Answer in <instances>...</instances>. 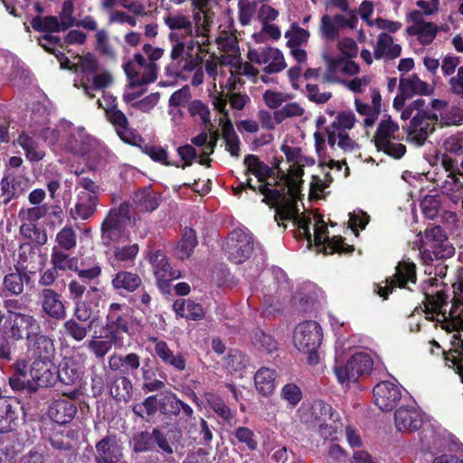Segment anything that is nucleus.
Here are the masks:
<instances>
[{"label":"nucleus","mask_w":463,"mask_h":463,"mask_svg":"<svg viewBox=\"0 0 463 463\" xmlns=\"http://www.w3.org/2000/svg\"><path fill=\"white\" fill-rule=\"evenodd\" d=\"M401 119L404 122L409 120L402 128L407 135V140L418 146L425 145L439 123L437 113L428 108L423 99L409 103L402 111Z\"/></svg>","instance_id":"1"},{"label":"nucleus","mask_w":463,"mask_h":463,"mask_svg":"<svg viewBox=\"0 0 463 463\" xmlns=\"http://www.w3.org/2000/svg\"><path fill=\"white\" fill-rule=\"evenodd\" d=\"M23 325L26 332L33 329L39 330L40 325L37 319L30 314L18 313L14 317L6 316L0 307V359L12 360V349L14 342L25 339Z\"/></svg>","instance_id":"2"},{"label":"nucleus","mask_w":463,"mask_h":463,"mask_svg":"<svg viewBox=\"0 0 463 463\" xmlns=\"http://www.w3.org/2000/svg\"><path fill=\"white\" fill-rule=\"evenodd\" d=\"M111 287L118 295L128 298V303L146 313L150 310L151 290L144 286L142 278L134 271L119 270L111 279Z\"/></svg>","instance_id":"3"},{"label":"nucleus","mask_w":463,"mask_h":463,"mask_svg":"<svg viewBox=\"0 0 463 463\" xmlns=\"http://www.w3.org/2000/svg\"><path fill=\"white\" fill-rule=\"evenodd\" d=\"M420 255L422 264L448 260L454 256L455 248L440 225L427 227L420 239Z\"/></svg>","instance_id":"4"},{"label":"nucleus","mask_w":463,"mask_h":463,"mask_svg":"<svg viewBox=\"0 0 463 463\" xmlns=\"http://www.w3.org/2000/svg\"><path fill=\"white\" fill-rule=\"evenodd\" d=\"M131 209V203L127 201L109 209L100 225L101 239L105 245L118 242L125 236L128 223H135Z\"/></svg>","instance_id":"5"},{"label":"nucleus","mask_w":463,"mask_h":463,"mask_svg":"<svg viewBox=\"0 0 463 463\" xmlns=\"http://www.w3.org/2000/svg\"><path fill=\"white\" fill-rule=\"evenodd\" d=\"M302 175L303 170L300 169L294 175L282 174L280 176V181L283 182L282 187H285L287 194L288 203L279 207L277 214H275V220L278 225L282 226L283 229H286V225L280 223V221L285 222V220H290L292 218L294 207L297 206V202L301 199Z\"/></svg>","instance_id":"6"},{"label":"nucleus","mask_w":463,"mask_h":463,"mask_svg":"<svg viewBox=\"0 0 463 463\" xmlns=\"http://www.w3.org/2000/svg\"><path fill=\"white\" fill-rule=\"evenodd\" d=\"M149 262L159 291L170 294L172 282L181 278V271L171 267L166 255L160 250L150 252Z\"/></svg>","instance_id":"7"},{"label":"nucleus","mask_w":463,"mask_h":463,"mask_svg":"<svg viewBox=\"0 0 463 463\" xmlns=\"http://www.w3.org/2000/svg\"><path fill=\"white\" fill-rule=\"evenodd\" d=\"M104 110L106 119L113 126L121 141L131 146H139L140 143H144L142 136L137 129L130 127L128 117L117 104L108 105Z\"/></svg>","instance_id":"8"},{"label":"nucleus","mask_w":463,"mask_h":463,"mask_svg":"<svg viewBox=\"0 0 463 463\" xmlns=\"http://www.w3.org/2000/svg\"><path fill=\"white\" fill-rule=\"evenodd\" d=\"M130 317L127 307L120 303H111L106 316L104 333L109 334L117 343H124V334H129Z\"/></svg>","instance_id":"9"},{"label":"nucleus","mask_w":463,"mask_h":463,"mask_svg":"<svg viewBox=\"0 0 463 463\" xmlns=\"http://www.w3.org/2000/svg\"><path fill=\"white\" fill-rule=\"evenodd\" d=\"M314 241L315 246L318 250H322L326 255L337 253H352L354 250L353 245H348L345 242V239L341 236H334L329 238L327 236L328 230L326 222L321 215H318V220L314 228Z\"/></svg>","instance_id":"10"},{"label":"nucleus","mask_w":463,"mask_h":463,"mask_svg":"<svg viewBox=\"0 0 463 463\" xmlns=\"http://www.w3.org/2000/svg\"><path fill=\"white\" fill-rule=\"evenodd\" d=\"M277 185H279V181H275L274 183L268 181L255 185L252 184V179L248 177L245 182H242L238 185L234 194H238L241 191L250 189L253 192L262 194L263 198L261 202L269 205L270 208H275L277 211L279 206L288 203L285 187L281 186L279 189L274 188Z\"/></svg>","instance_id":"11"},{"label":"nucleus","mask_w":463,"mask_h":463,"mask_svg":"<svg viewBox=\"0 0 463 463\" xmlns=\"http://www.w3.org/2000/svg\"><path fill=\"white\" fill-rule=\"evenodd\" d=\"M297 414L299 421L307 429L317 430L324 421L333 420V408L322 401H316L313 403H303Z\"/></svg>","instance_id":"12"},{"label":"nucleus","mask_w":463,"mask_h":463,"mask_svg":"<svg viewBox=\"0 0 463 463\" xmlns=\"http://www.w3.org/2000/svg\"><path fill=\"white\" fill-rule=\"evenodd\" d=\"M416 281V265L410 260H403L398 262L393 276L386 279L387 285L379 287L378 294L386 299L395 287L410 289L409 283L415 284Z\"/></svg>","instance_id":"13"},{"label":"nucleus","mask_w":463,"mask_h":463,"mask_svg":"<svg viewBox=\"0 0 463 463\" xmlns=\"http://www.w3.org/2000/svg\"><path fill=\"white\" fill-rule=\"evenodd\" d=\"M373 393L375 405L383 411H390L401 401L402 387L396 378H392L378 383Z\"/></svg>","instance_id":"14"},{"label":"nucleus","mask_w":463,"mask_h":463,"mask_svg":"<svg viewBox=\"0 0 463 463\" xmlns=\"http://www.w3.org/2000/svg\"><path fill=\"white\" fill-rule=\"evenodd\" d=\"M322 339V328L317 322L313 320L300 323L294 331V345L299 351L317 349Z\"/></svg>","instance_id":"15"},{"label":"nucleus","mask_w":463,"mask_h":463,"mask_svg":"<svg viewBox=\"0 0 463 463\" xmlns=\"http://www.w3.org/2000/svg\"><path fill=\"white\" fill-rule=\"evenodd\" d=\"M227 251L229 260L236 264L243 263L253 252V237L241 230H234L230 235Z\"/></svg>","instance_id":"16"},{"label":"nucleus","mask_w":463,"mask_h":463,"mask_svg":"<svg viewBox=\"0 0 463 463\" xmlns=\"http://www.w3.org/2000/svg\"><path fill=\"white\" fill-rule=\"evenodd\" d=\"M34 272L26 270V267L14 266L10 268L2 281L3 290L9 296L18 297L24 292L25 288L33 285Z\"/></svg>","instance_id":"17"},{"label":"nucleus","mask_w":463,"mask_h":463,"mask_svg":"<svg viewBox=\"0 0 463 463\" xmlns=\"http://www.w3.org/2000/svg\"><path fill=\"white\" fill-rule=\"evenodd\" d=\"M148 61L139 52L135 53L133 60L128 61L123 65V70L129 80V87L137 88L149 83L155 80H148Z\"/></svg>","instance_id":"18"},{"label":"nucleus","mask_w":463,"mask_h":463,"mask_svg":"<svg viewBox=\"0 0 463 463\" xmlns=\"http://www.w3.org/2000/svg\"><path fill=\"white\" fill-rule=\"evenodd\" d=\"M373 368V361L367 353L360 352L352 355L345 368L335 367V376H364L370 374Z\"/></svg>","instance_id":"19"},{"label":"nucleus","mask_w":463,"mask_h":463,"mask_svg":"<svg viewBox=\"0 0 463 463\" xmlns=\"http://www.w3.org/2000/svg\"><path fill=\"white\" fill-rule=\"evenodd\" d=\"M394 422L399 431L412 432L421 427L423 415L415 404L402 406L395 412Z\"/></svg>","instance_id":"20"},{"label":"nucleus","mask_w":463,"mask_h":463,"mask_svg":"<svg viewBox=\"0 0 463 463\" xmlns=\"http://www.w3.org/2000/svg\"><path fill=\"white\" fill-rule=\"evenodd\" d=\"M26 348L35 357H52L55 353L54 340L39 330L26 332Z\"/></svg>","instance_id":"21"},{"label":"nucleus","mask_w":463,"mask_h":463,"mask_svg":"<svg viewBox=\"0 0 463 463\" xmlns=\"http://www.w3.org/2000/svg\"><path fill=\"white\" fill-rule=\"evenodd\" d=\"M42 311L55 320L66 317V307L62 296L52 288H43L40 293Z\"/></svg>","instance_id":"22"},{"label":"nucleus","mask_w":463,"mask_h":463,"mask_svg":"<svg viewBox=\"0 0 463 463\" xmlns=\"http://www.w3.org/2000/svg\"><path fill=\"white\" fill-rule=\"evenodd\" d=\"M424 294V313L426 318L430 321H434V315H442L446 319V311H442L443 307L448 306L449 295L444 290H437L436 292H427L425 287H422Z\"/></svg>","instance_id":"23"},{"label":"nucleus","mask_w":463,"mask_h":463,"mask_svg":"<svg viewBox=\"0 0 463 463\" xmlns=\"http://www.w3.org/2000/svg\"><path fill=\"white\" fill-rule=\"evenodd\" d=\"M96 463H117L123 457L122 448L115 438L105 437L96 444Z\"/></svg>","instance_id":"24"},{"label":"nucleus","mask_w":463,"mask_h":463,"mask_svg":"<svg viewBox=\"0 0 463 463\" xmlns=\"http://www.w3.org/2000/svg\"><path fill=\"white\" fill-rule=\"evenodd\" d=\"M99 203V198L97 195H87L78 193L74 207L71 210V217L74 220H90L98 211Z\"/></svg>","instance_id":"25"},{"label":"nucleus","mask_w":463,"mask_h":463,"mask_svg":"<svg viewBox=\"0 0 463 463\" xmlns=\"http://www.w3.org/2000/svg\"><path fill=\"white\" fill-rule=\"evenodd\" d=\"M93 138L83 128H78L70 133L66 148L71 153L84 156L90 152Z\"/></svg>","instance_id":"26"},{"label":"nucleus","mask_w":463,"mask_h":463,"mask_svg":"<svg viewBox=\"0 0 463 463\" xmlns=\"http://www.w3.org/2000/svg\"><path fill=\"white\" fill-rule=\"evenodd\" d=\"M148 341L155 344L156 354L165 364L177 371L185 369L186 362L181 354H174L165 341L159 340L156 336H149Z\"/></svg>","instance_id":"27"},{"label":"nucleus","mask_w":463,"mask_h":463,"mask_svg":"<svg viewBox=\"0 0 463 463\" xmlns=\"http://www.w3.org/2000/svg\"><path fill=\"white\" fill-rule=\"evenodd\" d=\"M398 89L399 92H402L409 99L415 95H430L433 92V88L421 80L416 73H412L407 78L401 77Z\"/></svg>","instance_id":"28"},{"label":"nucleus","mask_w":463,"mask_h":463,"mask_svg":"<svg viewBox=\"0 0 463 463\" xmlns=\"http://www.w3.org/2000/svg\"><path fill=\"white\" fill-rule=\"evenodd\" d=\"M133 203L143 213H151L156 210L161 202V195L151 186H145L137 190L133 194Z\"/></svg>","instance_id":"29"},{"label":"nucleus","mask_w":463,"mask_h":463,"mask_svg":"<svg viewBox=\"0 0 463 463\" xmlns=\"http://www.w3.org/2000/svg\"><path fill=\"white\" fill-rule=\"evenodd\" d=\"M20 176L14 173H5L0 182L2 203L7 205L11 201L19 198L24 189L22 187Z\"/></svg>","instance_id":"30"},{"label":"nucleus","mask_w":463,"mask_h":463,"mask_svg":"<svg viewBox=\"0 0 463 463\" xmlns=\"http://www.w3.org/2000/svg\"><path fill=\"white\" fill-rule=\"evenodd\" d=\"M76 411V407L72 402L68 399H61L54 401L50 405L48 416L56 423L66 424L73 419Z\"/></svg>","instance_id":"31"},{"label":"nucleus","mask_w":463,"mask_h":463,"mask_svg":"<svg viewBox=\"0 0 463 463\" xmlns=\"http://www.w3.org/2000/svg\"><path fill=\"white\" fill-rule=\"evenodd\" d=\"M243 164L246 167L244 172L245 175H253L259 184L268 182L269 178L274 175L273 169L260 161L256 155L250 154L245 156Z\"/></svg>","instance_id":"32"},{"label":"nucleus","mask_w":463,"mask_h":463,"mask_svg":"<svg viewBox=\"0 0 463 463\" xmlns=\"http://www.w3.org/2000/svg\"><path fill=\"white\" fill-rule=\"evenodd\" d=\"M402 53L400 44L393 43L392 37L386 33H381L374 46V58L381 60L388 58L391 60L398 58Z\"/></svg>","instance_id":"33"},{"label":"nucleus","mask_w":463,"mask_h":463,"mask_svg":"<svg viewBox=\"0 0 463 463\" xmlns=\"http://www.w3.org/2000/svg\"><path fill=\"white\" fill-rule=\"evenodd\" d=\"M31 26L34 31L44 33V34L65 32L71 28L70 24H65V23H61V21H59L58 17L54 15H36L32 19Z\"/></svg>","instance_id":"34"},{"label":"nucleus","mask_w":463,"mask_h":463,"mask_svg":"<svg viewBox=\"0 0 463 463\" xmlns=\"http://www.w3.org/2000/svg\"><path fill=\"white\" fill-rule=\"evenodd\" d=\"M19 409L18 402L4 397L0 399V431L7 432L13 430V425L18 420Z\"/></svg>","instance_id":"35"},{"label":"nucleus","mask_w":463,"mask_h":463,"mask_svg":"<svg viewBox=\"0 0 463 463\" xmlns=\"http://www.w3.org/2000/svg\"><path fill=\"white\" fill-rule=\"evenodd\" d=\"M177 316L189 320H200L204 317V309L202 305L193 300L177 299L173 304Z\"/></svg>","instance_id":"36"},{"label":"nucleus","mask_w":463,"mask_h":463,"mask_svg":"<svg viewBox=\"0 0 463 463\" xmlns=\"http://www.w3.org/2000/svg\"><path fill=\"white\" fill-rule=\"evenodd\" d=\"M16 144L24 149L30 162H39L45 156V152L40 148L37 141L24 131L18 136Z\"/></svg>","instance_id":"37"},{"label":"nucleus","mask_w":463,"mask_h":463,"mask_svg":"<svg viewBox=\"0 0 463 463\" xmlns=\"http://www.w3.org/2000/svg\"><path fill=\"white\" fill-rule=\"evenodd\" d=\"M161 411L164 414L178 415L183 413L185 417H191L193 415V409L188 405L181 402L176 396L171 392L166 393L160 402Z\"/></svg>","instance_id":"38"},{"label":"nucleus","mask_w":463,"mask_h":463,"mask_svg":"<svg viewBox=\"0 0 463 463\" xmlns=\"http://www.w3.org/2000/svg\"><path fill=\"white\" fill-rule=\"evenodd\" d=\"M179 432L173 430L154 429V444L166 454H172L179 439Z\"/></svg>","instance_id":"39"},{"label":"nucleus","mask_w":463,"mask_h":463,"mask_svg":"<svg viewBox=\"0 0 463 463\" xmlns=\"http://www.w3.org/2000/svg\"><path fill=\"white\" fill-rule=\"evenodd\" d=\"M197 236L195 231L191 227H185L183 231L182 238L179 241L175 252L180 260L188 259L196 247Z\"/></svg>","instance_id":"40"},{"label":"nucleus","mask_w":463,"mask_h":463,"mask_svg":"<svg viewBox=\"0 0 463 463\" xmlns=\"http://www.w3.org/2000/svg\"><path fill=\"white\" fill-rule=\"evenodd\" d=\"M51 263L58 270L65 272L67 270H76L79 260L76 257H71L70 254L65 253L63 250L54 246L51 253Z\"/></svg>","instance_id":"41"},{"label":"nucleus","mask_w":463,"mask_h":463,"mask_svg":"<svg viewBox=\"0 0 463 463\" xmlns=\"http://www.w3.org/2000/svg\"><path fill=\"white\" fill-rule=\"evenodd\" d=\"M398 130L399 126L396 122L392 120L391 116H388L387 119L382 120L373 137L375 147L394 138V135Z\"/></svg>","instance_id":"42"},{"label":"nucleus","mask_w":463,"mask_h":463,"mask_svg":"<svg viewBox=\"0 0 463 463\" xmlns=\"http://www.w3.org/2000/svg\"><path fill=\"white\" fill-rule=\"evenodd\" d=\"M123 345L124 343L115 342L111 335L105 333L103 339H92L89 341L87 346L97 357L102 358L109 352L112 346L120 348Z\"/></svg>","instance_id":"43"},{"label":"nucleus","mask_w":463,"mask_h":463,"mask_svg":"<svg viewBox=\"0 0 463 463\" xmlns=\"http://www.w3.org/2000/svg\"><path fill=\"white\" fill-rule=\"evenodd\" d=\"M251 342L257 348L267 354H272L278 350V343L274 337L260 328H256L252 332Z\"/></svg>","instance_id":"44"},{"label":"nucleus","mask_w":463,"mask_h":463,"mask_svg":"<svg viewBox=\"0 0 463 463\" xmlns=\"http://www.w3.org/2000/svg\"><path fill=\"white\" fill-rule=\"evenodd\" d=\"M93 321H90L88 326H85L74 318L66 320L63 324L64 334L77 342L82 341L91 329Z\"/></svg>","instance_id":"45"},{"label":"nucleus","mask_w":463,"mask_h":463,"mask_svg":"<svg viewBox=\"0 0 463 463\" xmlns=\"http://www.w3.org/2000/svg\"><path fill=\"white\" fill-rule=\"evenodd\" d=\"M344 427L338 414L333 412V420L324 421V424L317 431L326 439L335 440L338 439V435L343 432Z\"/></svg>","instance_id":"46"},{"label":"nucleus","mask_w":463,"mask_h":463,"mask_svg":"<svg viewBox=\"0 0 463 463\" xmlns=\"http://www.w3.org/2000/svg\"><path fill=\"white\" fill-rule=\"evenodd\" d=\"M21 234L37 245H44L48 241L46 231L38 223H23L20 227Z\"/></svg>","instance_id":"47"},{"label":"nucleus","mask_w":463,"mask_h":463,"mask_svg":"<svg viewBox=\"0 0 463 463\" xmlns=\"http://www.w3.org/2000/svg\"><path fill=\"white\" fill-rule=\"evenodd\" d=\"M79 280L84 284L98 280L102 273V267L98 261H94L92 265L88 266L85 262L80 263V267L77 265L76 270Z\"/></svg>","instance_id":"48"},{"label":"nucleus","mask_w":463,"mask_h":463,"mask_svg":"<svg viewBox=\"0 0 463 463\" xmlns=\"http://www.w3.org/2000/svg\"><path fill=\"white\" fill-rule=\"evenodd\" d=\"M289 221H293L298 227V239H305L307 241V246L310 248L312 245V234L309 226L311 224V218L308 216H301L298 213V206L294 207V214Z\"/></svg>","instance_id":"49"},{"label":"nucleus","mask_w":463,"mask_h":463,"mask_svg":"<svg viewBox=\"0 0 463 463\" xmlns=\"http://www.w3.org/2000/svg\"><path fill=\"white\" fill-rule=\"evenodd\" d=\"M188 58H182L179 61H172L165 68L167 76L180 78L183 72H192L197 67V62L192 59V55L187 53Z\"/></svg>","instance_id":"50"},{"label":"nucleus","mask_w":463,"mask_h":463,"mask_svg":"<svg viewBox=\"0 0 463 463\" xmlns=\"http://www.w3.org/2000/svg\"><path fill=\"white\" fill-rule=\"evenodd\" d=\"M78 67L82 74L81 82H90V78L98 72L99 61L94 54L88 52L80 58Z\"/></svg>","instance_id":"51"},{"label":"nucleus","mask_w":463,"mask_h":463,"mask_svg":"<svg viewBox=\"0 0 463 463\" xmlns=\"http://www.w3.org/2000/svg\"><path fill=\"white\" fill-rule=\"evenodd\" d=\"M54 369L52 357H35L30 366V376H53Z\"/></svg>","instance_id":"52"},{"label":"nucleus","mask_w":463,"mask_h":463,"mask_svg":"<svg viewBox=\"0 0 463 463\" xmlns=\"http://www.w3.org/2000/svg\"><path fill=\"white\" fill-rule=\"evenodd\" d=\"M342 70L345 74L354 76L359 73V65L354 61L345 57H336L328 60V70L331 72Z\"/></svg>","instance_id":"53"},{"label":"nucleus","mask_w":463,"mask_h":463,"mask_svg":"<svg viewBox=\"0 0 463 463\" xmlns=\"http://www.w3.org/2000/svg\"><path fill=\"white\" fill-rule=\"evenodd\" d=\"M80 364L72 357H63L53 370L56 376H79L81 373Z\"/></svg>","instance_id":"54"},{"label":"nucleus","mask_w":463,"mask_h":463,"mask_svg":"<svg viewBox=\"0 0 463 463\" xmlns=\"http://www.w3.org/2000/svg\"><path fill=\"white\" fill-rule=\"evenodd\" d=\"M140 150L146 156H148L153 161L160 163L164 165H175L179 166L178 164H172L168 161L167 151L160 146L154 145H144L142 143L137 146Z\"/></svg>","instance_id":"55"},{"label":"nucleus","mask_w":463,"mask_h":463,"mask_svg":"<svg viewBox=\"0 0 463 463\" xmlns=\"http://www.w3.org/2000/svg\"><path fill=\"white\" fill-rule=\"evenodd\" d=\"M304 113V108L298 102H290L274 111V120L276 124H281L287 118L302 117Z\"/></svg>","instance_id":"56"},{"label":"nucleus","mask_w":463,"mask_h":463,"mask_svg":"<svg viewBox=\"0 0 463 463\" xmlns=\"http://www.w3.org/2000/svg\"><path fill=\"white\" fill-rule=\"evenodd\" d=\"M45 378H9V384L14 391L32 393L38 390L40 381L44 383Z\"/></svg>","instance_id":"57"},{"label":"nucleus","mask_w":463,"mask_h":463,"mask_svg":"<svg viewBox=\"0 0 463 463\" xmlns=\"http://www.w3.org/2000/svg\"><path fill=\"white\" fill-rule=\"evenodd\" d=\"M48 208L46 204L33 205L29 208H21L18 212V217L25 223H37V222L47 214Z\"/></svg>","instance_id":"58"},{"label":"nucleus","mask_w":463,"mask_h":463,"mask_svg":"<svg viewBox=\"0 0 463 463\" xmlns=\"http://www.w3.org/2000/svg\"><path fill=\"white\" fill-rule=\"evenodd\" d=\"M249 364V357L239 350H232L226 359V368L230 373H241Z\"/></svg>","instance_id":"59"},{"label":"nucleus","mask_w":463,"mask_h":463,"mask_svg":"<svg viewBox=\"0 0 463 463\" xmlns=\"http://www.w3.org/2000/svg\"><path fill=\"white\" fill-rule=\"evenodd\" d=\"M154 430L142 431L135 435L130 440V447L135 452H146L154 447Z\"/></svg>","instance_id":"60"},{"label":"nucleus","mask_w":463,"mask_h":463,"mask_svg":"<svg viewBox=\"0 0 463 463\" xmlns=\"http://www.w3.org/2000/svg\"><path fill=\"white\" fill-rule=\"evenodd\" d=\"M90 80H92V85L90 86L87 81L81 82V85L84 89L85 93L92 98L93 95L90 93V90H101L107 88L109 84L112 83V76L109 71H103L101 73H95Z\"/></svg>","instance_id":"61"},{"label":"nucleus","mask_w":463,"mask_h":463,"mask_svg":"<svg viewBox=\"0 0 463 463\" xmlns=\"http://www.w3.org/2000/svg\"><path fill=\"white\" fill-rule=\"evenodd\" d=\"M442 193L449 198V200L457 204L459 202L463 203V183L459 180L449 181L445 180L442 185Z\"/></svg>","instance_id":"62"},{"label":"nucleus","mask_w":463,"mask_h":463,"mask_svg":"<svg viewBox=\"0 0 463 463\" xmlns=\"http://www.w3.org/2000/svg\"><path fill=\"white\" fill-rule=\"evenodd\" d=\"M165 24L171 30H184L187 35L192 34L193 24L187 16L169 14L165 18Z\"/></svg>","instance_id":"63"},{"label":"nucleus","mask_w":463,"mask_h":463,"mask_svg":"<svg viewBox=\"0 0 463 463\" xmlns=\"http://www.w3.org/2000/svg\"><path fill=\"white\" fill-rule=\"evenodd\" d=\"M56 241L59 249L71 250L76 246V233L71 227L65 226L56 235Z\"/></svg>","instance_id":"64"}]
</instances>
